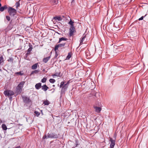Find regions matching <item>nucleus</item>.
Wrapping results in <instances>:
<instances>
[{
    "label": "nucleus",
    "instance_id": "1",
    "mask_svg": "<svg viewBox=\"0 0 148 148\" xmlns=\"http://www.w3.org/2000/svg\"><path fill=\"white\" fill-rule=\"evenodd\" d=\"M25 83V82L22 81L16 87L15 92L17 95L21 93Z\"/></svg>",
    "mask_w": 148,
    "mask_h": 148
},
{
    "label": "nucleus",
    "instance_id": "2",
    "mask_svg": "<svg viewBox=\"0 0 148 148\" xmlns=\"http://www.w3.org/2000/svg\"><path fill=\"white\" fill-rule=\"evenodd\" d=\"M60 88L62 87L61 91V95L65 93V92L68 88V86L66 84H64V82L63 81L62 82L60 83Z\"/></svg>",
    "mask_w": 148,
    "mask_h": 148
},
{
    "label": "nucleus",
    "instance_id": "3",
    "mask_svg": "<svg viewBox=\"0 0 148 148\" xmlns=\"http://www.w3.org/2000/svg\"><path fill=\"white\" fill-rule=\"evenodd\" d=\"M8 12L10 16H14L17 13V11L12 7H9L8 10Z\"/></svg>",
    "mask_w": 148,
    "mask_h": 148
},
{
    "label": "nucleus",
    "instance_id": "4",
    "mask_svg": "<svg viewBox=\"0 0 148 148\" xmlns=\"http://www.w3.org/2000/svg\"><path fill=\"white\" fill-rule=\"evenodd\" d=\"M59 136V134L58 133L51 132L48 134V137L49 138H58Z\"/></svg>",
    "mask_w": 148,
    "mask_h": 148
},
{
    "label": "nucleus",
    "instance_id": "5",
    "mask_svg": "<svg viewBox=\"0 0 148 148\" xmlns=\"http://www.w3.org/2000/svg\"><path fill=\"white\" fill-rule=\"evenodd\" d=\"M22 98L23 102L25 104H29L32 103V101L30 99L29 97L25 96H22Z\"/></svg>",
    "mask_w": 148,
    "mask_h": 148
},
{
    "label": "nucleus",
    "instance_id": "6",
    "mask_svg": "<svg viewBox=\"0 0 148 148\" xmlns=\"http://www.w3.org/2000/svg\"><path fill=\"white\" fill-rule=\"evenodd\" d=\"M4 94L5 96H11L14 95V92L10 90H5L3 93Z\"/></svg>",
    "mask_w": 148,
    "mask_h": 148
},
{
    "label": "nucleus",
    "instance_id": "7",
    "mask_svg": "<svg viewBox=\"0 0 148 148\" xmlns=\"http://www.w3.org/2000/svg\"><path fill=\"white\" fill-rule=\"evenodd\" d=\"M76 32L75 28L74 26L70 27L69 29V36H71L73 35V33Z\"/></svg>",
    "mask_w": 148,
    "mask_h": 148
},
{
    "label": "nucleus",
    "instance_id": "8",
    "mask_svg": "<svg viewBox=\"0 0 148 148\" xmlns=\"http://www.w3.org/2000/svg\"><path fill=\"white\" fill-rule=\"evenodd\" d=\"M114 138L115 139L113 140L112 138H110V140L111 142L110 147L114 148V146L115 145V140L116 139L115 136L114 137Z\"/></svg>",
    "mask_w": 148,
    "mask_h": 148
},
{
    "label": "nucleus",
    "instance_id": "9",
    "mask_svg": "<svg viewBox=\"0 0 148 148\" xmlns=\"http://www.w3.org/2000/svg\"><path fill=\"white\" fill-rule=\"evenodd\" d=\"M29 48L27 50V53L25 54L26 57H27L30 54V53L33 49L32 45L30 43H29Z\"/></svg>",
    "mask_w": 148,
    "mask_h": 148
},
{
    "label": "nucleus",
    "instance_id": "10",
    "mask_svg": "<svg viewBox=\"0 0 148 148\" xmlns=\"http://www.w3.org/2000/svg\"><path fill=\"white\" fill-rule=\"evenodd\" d=\"M65 44V43L60 44L55 46L54 48V50L56 51L58 49L59 47H64Z\"/></svg>",
    "mask_w": 148,
    "mask_h": 148
},
{
    "label": "nucleus",
    "instance_id": "11",
    "mask_svg": "<svg viewBox=\"0 0 148 148\" xmlns=\"http://www.w3.org/2000/svg\"><path fill=\"white\" fill-rule=\"evenodd\" d=\"M42 89L44 91H46L49 88V87L46 85L45 84L42 86H41Z\"/></svg>",
    "mask_w": 148,
    "mask_h": 148
},
{
    "label": "nucleus",
    "instance_id": "12",
    "mask_svg": "<svg viewBox=\"0 0 148 148\" xmlns=\"http://www.w3.org/2000/svg\"><path fill=\"white\" fill-rule=\"evenodd\" d=\"M94 108L95 109V111L98 113L100 112L101 110V108L97 106L94 107Z\"/></svg>",
    "mask_w": 148,
    "mask_h": 148
},
{
    "label": "nucleus",
    "instance_id": "13",
    "mask_svg": "<svg viewBox=\"0 0 148 148\" xmlns=\"http://www.w3.org/2000/svg\"><path fill=\"white\" fill-rule=\"evenodd\" d=\"M8 8L7 5H5L1 7L0 8V11L3 12L5 10H6Z\"/></svg>",
    "mask_w": 148,
    "mask_h": 148
},
{
    "label": "nucleus",
    "instance_id": "14",
    "mask_svg": "<svg viewBox=\"0 0 148 148\" xmlns=\"http://www.w3.org/2000/svg\"><path fill=\"white\" fill-rule=\"evenodd\" d=\"M35 88L37 90L39 89L41 87V83H39L36 84L35 86Z\"/></svg>",
    "mask_w": 148,
    "mask_h": 148
},
{
    "label": "nucleus",
    "instance_id": "15",
    "mask_svg": "<svg viewBox=\"0 0 148 148\" xmlns=\"http://www.w3.org/2000/svg\"><path fill=\"white\" fill-rule=\"evenodd\" d=\"M50 58V56H49L45 58H44L42 60V61L45 63L47 62L49 60Z\"/></svg>",
    "mask_w": 148,
    "mask_h": 148
},
{
    "label": "nucleus",
    "instance_id": "16",
    "mask_svg": "<svg viewBox=\"0 0 148 148\" xmlns=\"http://www.w3.org/2000/svg\"><path fill=\"white\" fill-rule=\"evenodd\" d=\"M86 37V35H83V36L82 37V38H81L80 40V45H82L83 44V42L84 41V39Z\"/></svg>",
    "mask_w": 148,
    "mask_h": 148
},
{
    "label": "nucleus",
    "instance_id": "17",
    "mask_svg": "<svg viewBox=\"0 0 148 148\" xmlns=\"http://www.w3.org/2000/svg\"><path fill=\"white\" fill-rule=\"evenodd\" d=\"M53 19L56 20H58V21H61L62 20V17L60 16H56L55 17H54Z\"/></svg>",
    "mask_w": 148,
    "mask_h": 148
},
{
    "label": "nucleus",
    "instance_id": "18",
    "mask_svg": "<svg viewBox=\"0 0 148 148\" xmlns=\"http://www.w3.org/2000/svg\"><path fill=\"white\" fill-rule=\"evenodd\" d=\"M68 39L64 37L60 38H59V40L58 42V43H60L62 41H66Z\"/></svg>",
    "mask_w": 148,
    "mask_h": 148
},
{
    "label": "nucleus",
    "instance_id": "19",
    "mask_svg": "<svg viewBox=\"0 0 148 148\" xmlns=\"http://www.w3.org/2000/svg\"><path fill=\"white\" fill-rule=\"evenodd\" d=\"M38 64L36 63L33 64L32 66V69L33 70H35L37 69V67Z\"/></svg>",
    "mask_w": 148,
    "mask_h": 148
},
{
    "label": "nucleus",
    "instance_id": "20",
    "mask_svg": "<svg viewBox=\"0 0 148 148\" xmlns=\"http://www.w3.org/2000/svg\"><path fill=\"white\" fill-rule=\"evenodd\" d=\"M50 2L53 4H57L58 3V0H50Z\"/></svg>",
    "mask_w": 148,
    "mask_h": 148
},
{
    "label": "nucleus",
    "instance_id": "21",
    "mask_svg": "<svg viewBox=\"0 0 148 148\" xmlns=\"http://www.w3.org/2000/svg\"><path fill=\"white\" fill-rule=\"evenodd\" d=\"M71 53L69 52L68 54V55L66 58V60H69V59L71 58Z\"/></svg>",
    "mask_w": 148,
    "mask_h": 148
},
{
    "label": "nucleus",
    "instance_id": "22",
    "mask_svg": "<svg viewBox=\"0 0 148 148\" xmlns=\"http://www.w3.org/2000/svg\"><path fill=\"white\" fill-rule=\"evenodd\" d=\"M2 128L3 130H6L7 129V127L5 124H3L2 125Z\"/></svg>",
    "mask_w": 148,
    "mask_h": 148
},
{
    "label": "nucleus",
    "instance_id": "23",
    "mask_svg": "<svg viewBox=\"0 0 148 148\" xmlns=\"http://www.w3.org/2000/svg\"><path fill=\"white\" fill-rule=\"evenodd\" d=\"M74 22L71 19L70 21L69 22L68 24L70 25V27L74 26L73 24Z\"/></svg>",
    "mask_w": 148,
    "mask_h": 148
},
{
    "label": "nucleus",
    "instance_id": "24",
    "mask_svg": "<svg viewBox=\"0 0 148 148\" xmlns=\"http://www.w3.org/2000/svg\"><path fill=\"white\" fill-rule=\"evenodd\" d=\"M49 103V102L47 100H46L44 101L43 104L45 105H48Z\"/></svg>",
    "mask_w": 148,
    "mask_h": 148
},
{
    "label": "nucleus",
    "instance_id": "25",
    "mask_svg": "<svg viewBox=\"0 0 148 148\" xmlns=\"http://www.w3.org/2000/svg\"><path fill=\"white\" fill-rule=\"evenodd\" d=\"M20 0L18 2H17L15 3L16 6V8L17 9L18 7L20 6V4L19 3Z\"/></svg>",
    "mask_w": 148,
    "mask_h": 148
},
{
    "label": "nucleus",
    "instance_id": "26",
    "mask_svg": "<svg viewBox=\"0 0 148 148\" xmlns=\"http://www.w3.org/2000/svg\"><path fill=\"white\" fill-rule=\"evenodd\" d=\"M60 73L58 72L52 75L53 77L54 78L55 77L54 76H59Z\"/></svg>",
    "mask_w": 148,
    "mask_h": 148
},
{
    "label": "nucleus",
    "instance_id": "27",
    "mask_svg": "<svg viewBox=\"0 0 148 148\" xmlns=\"http://www.w3.org/2000/svg\"><path fill=\"white\" fill-rule=\"evenodd\" d=\"M75 145H76L75 146H74L73 147V148H75V147H77V145H79L78 141L77 140H75Z\"/></svg>",
    "mask_w": 148,
    "mask_h": 148
},
{
    "label": "nucleus",
    "instance_id": "28",
    "mask_svg": "<svg viewBox=\"0 0 148 148\" xmlns=\"http://www.w3.org/2000/svg\"><path fill=\"white\" fill-rule=\"evenodd\" d=\"M39 71L38 70H35L33 71H32L31 73V75H32L34 73H37L39 72Z\"/></svg>",
    "mask_w": 148,
    "mask_h": 148
},
{
    "label": "nucleus",
    "instance_id": "29",
    "mask_svg": "<svg viewBox=\"0 0 148 148\" xmlns=\"http://www.w3.org/2000/svg\"><path fill=\"white\" fill-rule=\"evenodd\" d=\"M49 81V82L51 83H53L56 82L55 80L53 79H50Z\"/></svg>",
    "mask_w": 148,
    "mask_h": 148
},
{
    "label": "nucleus",
    "instance_id": "30",
    "mask_svg": "<svg viewBox=\"0 0 148 148\" xmlns=\"http://www.w3.org/2000/svg\"><path fill=\"white\" fill-rule=\"evenodd\" d=\"M47 79V78L44 77L42 79L41 82L42 83H45L46 82Z\"/></svg>",
    "mask_w": 148,
    "mask_h": 148
},
{
    "label": "nucleus",
    "instance_id": "31",
    "mask_svg": "<svg viewBox=\"0 0 148 148\" xmlns=\"http://www.w3.org/2000/svg\"><path fill=\"white\" fill-rule=\"evenodd\" d=\"M13 59L12 58L10 57L9 59L8 60V62H13Z\"/></svg>",
    "mask_w": 148,
    "mask_h": 148
},
{
    "label": "nucleus",
    "instance_id": "32",
    "mask_svg": "<svg viewBox=\"0 0 148 148\" xmlns=\"http://www.w3.org/2000/svg\"><path fill=\"white\" fill-rule=\"evenodd\" d=\"M16 74L18 75H23V73H22L21 71H20L19 72H16L15 73Z\"/></svg>",
    "mask_w": 148,
    "mask_h": 148
},
{
    "label": "nucleus",
    "instance_id": "33",
    "mask_svg": "<svg viewBox=\"0 0 148 148\" xmlns=\"http://www.w3.org/2000/svg\"><path fill=\"white\" fill-rule=\"evenodd\" d=\"M34 113L36 114V116H39L40 114V112H39L37 111H35L34 112Z\"/></svg>",
    "mask_w": 148,
    "mask_h": 148
},
{
    "label": "nucleus",
    "instance_id": "34",
    "mask_svg": "<svg viewBox=\"0 0 148 148\" xmlns=\"http://www.w3.org/2000/svg\"><path fill=\"white\" fill-rule=\"evenodd\" d=\"M6 18L7 20L8 21H9L10 20V17L8 16H6Z\"/></svg>",
    "mask_w": 148,
    "mask_h": 148
},
{
    "label": "nucleus",
    "instance_id": "35",
    "mask_svg": "<svg viewBox=\"0 0 148 148\" xmlns=\"http://www.w3.org/2000/svg\"><path fill=\"white\" fill-rule=\"evenodd\" d=\"M48 138H49L48 137V135L47 136L46 135H45L44 136H43L42 139H47Z\"/></svg>",
    "mask_w": 148,
    "mask_h": 148
},
{
    "label": "nucleus",
    "instance_id": "36",
    "mask_svg": "<svg viewBox=\"0 0 148 148\" xmlns=\"http://www.w3.org/2000/svg\"><path fill=\"white\" fill-rule=\"evenodd\" d=\"M144 16H142L141 17H140V18L138 19V20H142L143 19V18H144Z\"/></svg>",
    "mask_w": 148,
    "mask_h": 148
},
{
    "label": "nucleus",
    "instance_id": "37",
    "mask_svg": "<svg viewBox=\"0 0 148 148\" xmlns=\"http://www.w3.org/2000/svg\"><path fill=\"white\" fill-rule=\"evenodd\" d=\"M58 56V54L57 53L56 51V55L55 56V57L56 58Z\"/></svg>",
    "mask_w": 148,
    "mask_h": 148
},
{
    "label": "nucleus",
    "instance_id": "38",
    "mask_svg": "<svg viewBox=\"0 0 148 148\" xmlns=\"http://www.w3.org/2000/svg\"><path fill=\"white\" fill-rule=\"evenodd\" d=\"M69 84V81L67 83H66V84H66L67 86H68Z\"/></svg>",
    "mask_w": 148,
    "mask_h": 148
},
{
    "label": "nucleus",
    "instance_id": "39",
    "mask_svg": "<svg viewBox=\"0 0 148 148\" xmlns=\"http://www.w3.org/2000/svg\"><path fill=\"white\" fill-rule=\"evenodd\" d=\"M117 50L120 51V49H121V48L120 47H118L117 48Z\"/></svg>",
    "mask_w": 148,
    "mask_h": 148
},
{
    "label": "nucleus",
    "instance_id": "40",
    "mask_svg": "<svg viewBox=\"0 0 148 148\" xmlns=\"http://www.w3.org/2000/svg\"><path fill=\"white\" fill-rule=\"evenodd\" d=\"M74 0H72L71 2L72 3H73L74 1Z\"/></svg>",
    "mask_w": 148,
    "mask_h": 148
},
{
    "label": "nucleus",
    "instance_id": "41",
    "mask_svg": "<svg viewBox=\"0 0 148 148\" xmlns=\"http://www.w3.org/2000/svg\"><path fill=\"white\" fill-rule=\"evenodd\" d=\"M15 148H20V147L19 146H17Z\"/></svg>",
    "mask_w": 148,
    "mask_h": 148
},
{
    "label": "nucleus",
    "instance_id": "42",
    "mask_svg": "<svg viewBox=\"0 0 148 148\" xmlns=\"http://www.w3.org/2000/svg\"><path fill=\"white\" fill-rule=\"evenodd\" d=\"M62 16V17L66 18V17H65V16Z\"/></svg>",
    "mask_w": 148,
    "mask_h": 148
},
{
    "label": "nucleus",
    "instance_id": "43",
    "mask_svg": "<svg viewBox=\"0 0 148 148\" xmlns=\"http://www.w3.org/2000/svg\"><path fill=\"white\" fill-rule=\"evenodd\" d=\"M1 3H0V8L1 7Z\"/></svg>",
    "mask_w": 148,
    "mask_h": 148
},
{
    "label": "nucleus",
    "instance_id": "44",
    "mask_svg": "<svg viewBox=\"0 0 148 148\" xmlns=\"http://www.w3.org/2000/svg\"><path fill=\"white\" fill-rule=\"evenodd\" d=\"M53 87H55V85H53Z\"/></svg>",
    "mask_w": 148,
    "mask_h": 148
},
{
    "label": "nucleus",
    "instance_id": "45",
    "mask_svg": "<svg viewBox=\"0 0 148 148\" xmlns=\"http://www.w3.org/2000/svg\"><path fill=\"white\" fill-rule=\"evenodd\" d=\"M12 98V97H10V99H11Z\"/></svg>",
    "mask_w": 148,
    "mask_h": 148
},
{
    "label": "nucleus",
    "instance_id": "46",
    "mask_svg": "<svg viewBox=\"0 0 148 148\" xmlns=\"http://www.w3.org/2000/svg\"><path fill=\"white\" fill-rule=\"evenodd\" d=\"M54 90H55V89L54 88L53 89V92L54 91Z\"/></svg>",
    "mask_w": 148,
    "mask_h": 148
},
{
    "label": "nucleus",
    "instance_id": "47",
    "mask_svg": "<svg viewBox=\"0 0 148 148\" xmlns=\"http://www.w3.org/2000/svg\"><path fill=\"white\" fill-rule=\"evenodd\" d=\"M110 148H114L110 147Z\"/></svg>",
    "mask_w": 148,
    "mask_h": 148
},
{
    "label": "nucleus",
    "instance_id": "48",
    "mask_svg": "<svg viewBox=\"0 0 148 148\" xmlns=\"http://www.w3.org/2000/svg\"><path fill=\"white\" fill-rule=\"evenodd\" d=\"M1 0H0V1H1Z\"/></svg>",
    "mask_w": 148,
    "mask_h": 148
}]
</instances>
